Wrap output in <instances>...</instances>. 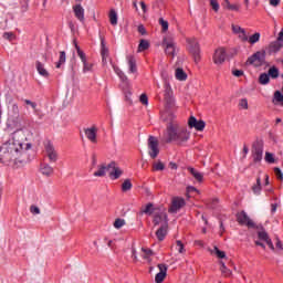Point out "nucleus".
Returning a JSON list of instances; mask_svg holds the SVG:
<instances>
[{"label": "nucleus", "mask_w": 283, "mask_h": 283, "mask_svg": "<svg viewBox=\"0 0 283 283\" xmlns=\"http://www.w3.org/2000/svg\"><path fill=\"white\" fill-rule=\"evenodd\" d=\"M11 112H12L13 116H10L8 118L7 127L9 129H14L21 123V120L19 119V105L13 104L12 107H11Z\"/></svg>", "instance_id": "6e6552de"}, {"label": "nucleus", "mask_w": 283, "mask_h": 283, "mask_svg": "<svg viewBox=\"0 0 283 283\" xmlns=\"http://www.w3.org/2000/svg\"><path fill=\"white\" fill-rule=\"evenodd\" d=\"M258 238H259V240H262L263 242H266L268 240L271 239L269 237V233L266 232V230L258 231Z\"/></svg>", "instance_id": "ea45409f"}, {"label": "nucleus", "mask_w": 283, "mask_h": 283, "mask_svg": "<svg viewBox=\"0 0 283 283\" xmlns=\"http://www.w3.org/2000/svg\"><path fill=\"white\" fill-rule=\"evenodd\" d=\"M252 191L255 195H260V191H262V179L260 177L256 178V184L252 186Z\"/></svg>", "instance_id": "473e14b6"}, {"label": "nucleus", "mask_w": 283, "mask_h": 283, "mask_svg": "<svg viewBox=\"0 0 283 283\" xmlns=\"http://www.w3.org/2000/svg\"><path fill=\"white\" fill-rule=\"evenodd\" d=\"M132 180L130 179H126L123 184H122V191L126 192V191H130L132 190Z\"/></svg>", "instance_id": "4c0bfd02"}, {"label": "nucleus", "mask_w": 283, "mask_h": 283, "mask_svg": "<svg viewBox=\"0 0 283 283\" xmlns=\"http://www.w3.org/2000/svg\"><path fill=\"white\" fill-rule=\"evenodd\" d=\"M44 149L46 151V156L50 163H56L59 160V153H56V149H54V145L52 144V142H46L44 145Z\"/></svg>", "instance_id": "f8f14e48"}, {"label": "nucleus", "mask_w": 283, "mask_h": 283, "mask_svg": "<svg viewBox=\"0 0 283 283\" xmlns=\"http://www.w3.org/2000/svg\"><path fill=\"white\" fill-rule=\"evenodd\" d=\"M276 249H279V251H283L282 241H281L280 238H277V237H276Z\"/></svg>", "instance_id": "774afa93"}, {"label": "nucleus", "mask_w": 283, "mask_h": 283, "mask_svg": "<svg viewBox=\"0 0 283 283\" xmlns=\"http://www.w3.org/2000/svg\"><path fill=\"white\" fill-rule=\"evenodd\" d=\"M265 163H269V165H273V163H275V157L273 156V153H265Z\"/></svg>", "instance_id": "c03bdc74"}, {"label": "nucleus", "mask_w": 283, "mask_h": 283, "mask_svg": "<svg viewBox=\"0 0 283 283\" xmlns=\"http://www.w3.org/2000/svg\"><path fill=\"white\" fill-rule=\"evenodd\" d=\"M187 202L185 201V198L182 197H174L171 201V206L168 209L169 213H178L182 207H185Z\"/></svg>", "instance_id": "9d476101"}, {"label": "nucleus", "mask_w": 283, "mask_h": 283, "mask_svg": "<svg viewBox=\"0 0 283 283\" xmlns=\"http://www.w3.org/2000/svg\"><path fill=\"white\" fill-rule=\"evenodd\" d=\"M200 193V190H198L196 187L193 186H188L187 189H186V196L187 198H191V193Z\"/></svg>", "instance_id": "37998d69"}, {"label": "nucleus", "mask_w": 283, "mask_h": 283, "mask_svg": "<svg viewBox=\"0 0 283 283\" xmlns=\"http://www.w3.org/2000/svg\"><path fill=\"white\" fill-rule=\"evenodd\" d=\"M159 25H161L163 32H167V30H169V22L163 18H159Z\"/></svg>", "instance_id": "49530a36"}, {"label": "nucleus", "mask_w": 283, "mask_h": 283, "mask_svg": "<svg viewBox=\"0 0 283 283\" xmlns=\"http://www.w3.org/2000/svg\"><path fill=\"white\" fill-rule=\"evenodd\" d=\"M209 1L212 10L218 12V10H220V3H218V0H209Z\"/></svg>", "instance_id": "603ef678"}, {"label": "nucleus", "mask_w": 283, "mask_h": 283, "mask_svg": "<svg viewBox=\"0 0 283 283\" xmlns=\"http://www.w3.org/2000/svg\"><path fill=\"white\" fill-rule=\"evenodd\" d=\"M270 78H277L280 76V70L275 66H272L268 71Z\"/></svg>", "instance_id": "72a5a7b5"}, {"label": "nucleus", "mask_w": 283, "mask_h": 283, "mask_svg": "<svg viewBox=\"0 0 283 283\" xmlns=\"http://www.w3.org/2000/svg\"><path fill=\"white\" fill-rule=\"evenodd\" d=\"M188 126L190 129H196L197 132H205L207 123L202 119L198 120L195 116H190L188 119Z\"/></svg>", "instance_id": "ddd939ff"}, {"label": "nucleus", "mask_w": 283, "mask_h": 283, "mask_svg": "<svg viewBox=\"0 0 283 283\" xmlns=\"http://www.w3.org/2000/svg\"><path fill=\"white\" fill-rule=\"evenodd\" d=\"M153 171H165V164L160 160L153 164Z\"/></svg>", "instance_id": "c9c22d12"}, {"label": "nucleus", "mask_w": 283, "mask_h": 283, "mask_svg": "<svg viewBox=\"0 0 283 283\" xmlns=\"http://www.w3.org/2000/svg\"><path fill=\"white\" fill-rule=\"evenodd\" d=\"M188 171L191 174V176L197 180V182H202L205 180V175L202 172L196 170L192 167H188Z\"/></svg>", "instance_id": "bb28decb"}, {"label": "nucleus", "mask_w": 283, "mask_h": 283, "mask_svg": "<svg viewBox=\"0 0 283 283\" xmlns=\"http://www.w3.org/2000/svg\"><path fill=\"white\" fill-rule=\"evenodd\" d=\"M251 154H252L253 163L255 165H258V163H262V158L264 156V142L263 140H255L252 144Z\"/></svg>", "instance_id": "0eeeda50"}, {"label": "nucleus", "mask_w": 283, "mask_h": 283, "mask_svg": "<svg viewBox=\"0 0 283 283\" xmlns=\"http://www.w3.org/2000/svg\"><path fill=\"white\" fill-rule=\"evenodd\" d=\"M237 222H239V224H241V226H245L248 229L255 227V222H253L249 218V216L247 214V212L244 210L237 213Z\"/></svg>", "instance_id": "9b49d317"}, {"label": "nucleus", "mask_w": 283, "mask_h": 283, "mask_svg": "<svg viewBox=\"0 0 283 283\" xmlns=\"http://www.w3.org/2000/svg\"><path fill=\"white\" fill-rule=\"evenodd\" d=\"M214 253L217 255V258H219L220 260H224V258H227V253L220 249H218V247H214Z\"/></svg>", "instance_id": "a18cd8bd"}, {"label": "nucleus", "mask_w": 283, "mask_h": 283, "mask_svg": "<svg viewBox=\"0 0 283 283\" xmlns=\"http://www.w3.org/2000/svg\"><path fill=\"white\" fill-rule=\"evenodd\" d=\"M283 48V43L280 42L279 40L270 43V45L268 46V54L271 55V54H275L277 52H280V50H282Z\"/></svg>", "instance_id": "5701e85b"}, {"label": "nucleus", "mask_w": 283, "mask_h": 283, "mask_svg": "<svg viewBox=\"0 0 283 283\" xmlns=\"http://www.w3.org/2000/svg\"><path fill=\"white\" fill-rule=\"evenodd\" d=\"M220 264H221L220 271H221L222 275H224V277H231V275H232L231 270H229V269L227 268V265L224 264V262L221 261Z\"/></svg>", "instance_id": "f704fd0d"}, {"label": "nucleus", "mask_w": 283, "mask_h": 283, "mask_svg": "<svg viewBox=\"0 0 283 283\" xmlns=\"http://www.w3.org/2000/svg\"><path fill=\"white\" fill-rule=\"evenodd\" d=\"M160 209V206L158 207H154L153 202H148L145 208L140 209V216L145 214V216H156V213H158V210Z\"/></svg>", "instance_id": "a211bd4d"}, {"label": "nucleus", "mask_w": 283, "mask_h": 283, "mask_svg": "<svg viewBox=\"0 0 283 283\" xmlns=\"http://www.w3.org/2000/svg\"><path fill=\"white\" fill-rule=\"evenodd\" d=\"M148 149L150 158L155 160V158H158V154H160V148H158V138L155 136H149L148 137Z\"/></svg>", "instance_id": "1a4fd4ad"}, {"label": "nucleus", "mask_w": 283, "mask_h": 283, "mask_svg": "<svg viewBox=\"0 0 283 283\" xmlns=\"http://www.w3.org/2000/svg\"><path fill=\"white\" fill-rule=\"evenodd\" d=\"M266 63V51H258L248 57L245 65H253L254 67H262Z\"/></svg>", "instance_id": "39448f33"}, {"label": "nucleus", "mask_w": 283, "mask_h": 283, "mask_svg": "<svg viewBox=\"0 0 283 283\" xmlns=\"http://www.w3.org/2000/svg\"><path fill=\"white\" fill-rule=\"evenodd\" d=\"M167 78H169L168 75H166L165 77V112L163 114L164 120H169V114H172L171 109L176 107L174 91L171 90V85H169V82H167Z\"/></svg>", "instance_id": "7ed1b4c3"}, {"label": "nucleus", "mask_w": 283, "mask_h": 283, "mask_svg": "<svg viewBox=\"0 0 283 283\" xmlns=\"http://www.w3.org/2000/svg\"><path fill=\"white\" fill-rule=\"evenodd\" d=\"M212 61L216 65H222L227 61V50L224 48H219L214 51Z\"/></svg>", "instance_id": "4468645a"}, {"label": "nucleus", "mask_w": 283, "mask_h": 283, "mask_svg": "<svg viewBox=\"0 0 283 283\" xmlns=\"http://www.w3.org/2000/svg\"><path fill=\"white\" fill-rule=\"evenodd\" d=\"M30 212L33 213V216H39V213H41V209H39L36 206H31Z\"/></svg>", "instance_id": "5fc2aeb1"}, {"label": "nucleus", "mask_w": 283, "mask_h": 283, "mask_svg": "<svg viewBox=\"0 0 283 283\" xmlns=\"http://www.w3.org/2000/svg\"><path fill=\"white\" fill-rule=\"evenodd\" d=\"M128 66L130 74H136L138 72V67L136 65V57L134 55H127Z\"/></svg>", "instance_id": "a878e982"}, {"label": "nucleus", "mask_w": 283, "mask_h": 283, "mask_svg": "<svg viewBox=\"0 0 283 283\" xmlns=\"http://www.w3.org/2000/svg\"><path fill=\"white\" fill-rule=\"evenodd\" d=\"M40 171L43 176L50 178L54 174V168L50 164H41Z\"/></svg>", "instance_id": "393cba45"}, {"label": "nucleus", "mask_w": 283, "mask_h": 283, "mask_svg": "<svg viewBox=\"0 0 283 283\" xmlns=\"http://www.w3.org/2000/svg\"><path fill=\"white\" fill-rule=\"evenodd\" d=\"M84 65V72H90V70H92V64L87 63V60L85 61V63H83Z\"/></svg>", "instance_id": "338daca9"}, {"label": "nucleus", "mask_w": 283, "mask_h": 283, "mask_svg": "<svg viewBox=\"0 0 283 283\" xmlns=\"http://www.w3.org/2000/svg\"><path fill=\"white\" fill-rule=\"evenodd\" d=\"M259 83L260 85H269V83H271V77L269 76V73H261L259 76Z\"/></svg>", "instance_id": "c85d7f7f"}, {"label": "nucleus", "mask_w": 283, "mask_h": 283, "mask_svg": "<svg viewBox=\"0 0 283 283\" xmlns=\"http://www.w3.org/2000/svg\"><path fill=\"white\" fill-rule=\"evenodd\" d=\"M109 22L113 25H118V14L116 13V10L112 9L109 11Z\"/></svg>", "instance_id": "2f4dec72"}, {"label": "nucleus", "mask_w": 283, "mask_h": 283, "mask_svg": "<svg viewBox=\"0 0 283 283\" xmlns=\"http://www.w3.org/2000/svg\"><path fill=\"white\" fill-rule=\"evenodd\" d=\"M108 169H112V171L109 172V178L112 180H118V178L123 176V169L116 166V161H111L108 164Z\"/></svg>", "instance_id": "f3484780"}, {"label": "nucleus", "mask_w": 283, "mask_h": 283, "mask_svg": "<svg viewBox=\"0 0 283 283\" xmlns=\"http://www.w3.org/2000/svg\"><path fill=\"white\" fill-rule=\"evenodd\" d=\"M232 32L234 34H244V29L240 25L232 24Z\"/></svg>", "instance_id": "de8ad7c7"}, {"label": "nucleus", "mask_w": 283, "mask_h": 283, "mask_svg": "<svg viewBox=\"0 0 283 283\" xmlns=\"http://www.w3.org/2000/svg\"><path fill=\"white\" fill-rule=\"evenodd\" d=\"M77 55L80 56L82 63H85L87 61V55H85V52L80 51V53H77Z\"/></svg>", "instance_id": "e2e57ef3"}, {"label": "nucleus", "mask_w": 283, "mask_h": 283, "mask_svg": "<svg viewBox=\"0 0 283 283\" xmlns=\"http://www.w3.org/2000/svg\"><path fill=\"white\" fill-rule=\"evenodd\" d=\"M84 134L87 140H90V143H93V145H96V143H98V128L96 126L84 128Z\"/></svg>", "instance_id": "2eb2a0df"}, {"label": "nucleus", "mask_w": 283, "mask_h": 283, "mask_svg": "<svg viewBox=\"0 0 283 283\" xmlns=\"http://www.w3.org/2000/svg\"><path fill=\"white\" fill-rule=\"evenodd\" d=\"M274 172H275V176L277 177L279 180H283V174H282V170L279 167L274 168Z\"/></svg>", "instance_id": "4d7b16f0"}, {"label": "nucleus", "mask_w": 283, "mask_h": 283, "mask_svg": "<svg viewBox=\"0 0 283 283\" xmlns=\"http://www.w3.org/2000/svg\"><path fill=\"white\" fill-rule=\"evenodd\" d=\"M142 252L150 258V255H154V250L142 248Z\"/></svg>", "instance_id": "bf43d9fd"}, {"label": "nucleus", "mask_w": 283, "mask_h": 283, "mask_svg": "<svg viewBox=\"0 0 283 283\" xmlns=\"http://www.w3.org/2000/svg\"><path fill=\"white\" fill-rule=\"evenodd\" d=\"M35 70L43 78H50V72L48 69H45V64L41 63V61L35 62Z\"/></svg>", "instance_id": "aec40b11"}, {"label": "nucleus", "mask_w": 283, "mask_h": 283, "mask_svg": "<svg viewBox=\"0 0 283 283\" xmlns=\"http://www.w3.org/2000/svg\"><path fill=\"white\" fill-rule=\"evenodd\" d=\"M137 32H139V34H142V36L147 35V29H145V25H143V24L138 25Z\"/></svg>", "instance_id": "864d4df0"}, {"label": "nucleus", "mask_w": 283, "mask_h": 283, "mask_svg": "<svg viewBox=\"0 0 283 283\" xmlns=\"http://www.w3.org/2000/svg\"><path fill=\"white\" fill-rule=\"evenodd\" d=\"M148 48H150L148 40L142 39L139 41L137 52H145Z\"/></svg>", "instance_id": "c756f323"}, {"label": "nucleus", "mask_w": 283, "mask_h": 283, "mask_svg": "<svg viewBox=\"0 0 283 283\" xmlns=\"http://www.w3.org/2000/svg\"><path fill=\"white\" fill-rule=\"evenodd\" d=\"M177 247H179V250H178L179 253H185L186 250H185V244H182V241L178 240Z\"/></svg>", "instance_id": "680f3d73"}, {"label": "nucleus", "mask_w": 283, "mask_h": 283, "mask_svg": "<svg viewBox=\"0 0 283 283\" xmlns=\"http://www.w3.org/2000/svg\"><path fill=\"white\" fill-rule=\"evenodd\" d=\"M169 119H167L166 134L167 138L165 143H176V145H185L189 140L191 133L187 130L186 127H181L180 124L176 122V115L169 113Z\"/></svg>", "instance_id": "f03ea898"}, {"label": "nucleus", "mask_w": 283, "mask_h": 283, "mask_svg": "<svg viewBox=\"0 0 283 283\" xmlns=\"http://www.w3.org/2000/svg\"><path fill=\"white\" fill-rule=\"evenodd\" d=\"M248 41L251 45H255L260 41V32H255L250 38H248Z\"/></svg>", "instance_id": "e433bc0d"}, {"label": "nucleus", "mask_w": 283, "mask_h": 283, "mask_svg": "<svg viewBox=\"0 0 283 283\" xmlns=\"http://www.w3.org/2000/svg\"><path fill=\"white\" fill-rule=\"evenodd\" d=\"M65 61H66L65 51H61V52H60L59 62L56 63V67H57V69H61V65L65 64Z\"/></svg>", "instance_id": "a19ab883"}, {"label": "nucleus", "mask_w": 283, "mask_h": 283, "mask_svg": "<svg viewBox=\"0 0 283 283\" xmlns=\"http://www.w3.org/2000/svg\"><path fill=\"white\" fill-rule=\"evenodd\" d=\"M274 98L276 103H281V105L283 106V94L280 91H276L274 93Z\"/></svg>", "instance_id": "09e8293b"}, {"label": "nucleus", "mask_w": 283, "mask_h": 283, "mask_svg": "<svg viewBox=\"0 0 283 283\" xmlns=\"http://www.w3.org/2000/svg\"><path fill=\"white\" fill-rule=\"evenodd\" d=\"M139 101L142 103V105H149V97H147V94H142L140 97H139Z\"/></svg>", "instance_id": "3c124183"}, {"label": "nucleus", "mask_w": 283, "mask_h": 283, "mask_svg": "<svg viewBox=\"0 0 283 283\" xmlns=\"http://www.w3.org/2000/svg\"><path fill=\"white\" fill-rule=\"evenodd\" d=\"M97 169L98 170L95 171L93 176H95V178H103L106 176L107 171H109V165L102 164L97 166Z\"/></svg>", "instance_id": "b1692460"}, {"label": "nucleus", "mask_w": 283, "mask_h": 283, "mask_svg": "<svg viewBox=\"0 0 283 283\" xmlns=\"http://www.w3.org/2000/svg\"><path fill=\"white\" fill-rule=\"evenodd\" d=\"M175 76L177 81H186L187 80V73L181 67L176 69Z\"/></svg>", "instance_id": "cd10ccee"}, {"label": "nucleus", "mask_w": 283, "mask_h": 283, "mask_svg": "<svg viewBox=\"0 0 283 283\" xmlns=\"http://www.w3.org/2000/svg\"><path fill=\"white\" fill-rule=\"evenodd\" d=\"M228 10H231L232 12H239L240 11V4H230Z\"/></svg>", "instance_id": "052dcab7"}, {"label": "nucleus", "mask_w": 283, "mask_h": 283, "mask_svg": "<svg viewBox=\"0 0 283 283\" xmlns=\"http://www.w3.org/2000/svg\"><path fill=\"white\" fill-rule=\"evenodd\" d=\"M101 48L102 56H109V49L105 44V38H101Z\"/></svg>", "instance_id": "7c9ffc66"}, {"label": "nucleus", "mask_w": 283, "mask_h": 283, "mask_svg": "<svg viewBox=\"0 0 283 283\" xmlns=\"http://www.w3.org/2000/svg\"><path fill=\"white\" fill-rule=\"evenodd\" d=\"M239 39H241V41H243V42L249 41V35H247L245 30H244V33H240Z\"/></svg>", "instance_id": "0e129e2a"}, {"label": "nucleus", "mask_w": 283, "mask_h": 283, "mask_svg": "<svg viewBox=\"0 0 283 283\" xmlns=\"http://www.w3.org/2000/svg\"><path fill=\"white\" fill-rule=\"evenodd\" d=\"M154 227H169V217L167 208L160 206V209L153 216Z\"/></svg>", "instance_id": "20e7f679"}, {"label": "nucleus", "mask_w": 283, "mask_h": 283, "mask_svg": "<svg viewBox=\"0 0 283 283\" xmlns=\"http://www.w3.org/2000/svg\"><path fill=\"white\" fill-rule=\"evenodd\" d=\"M73 12H74V15L76 17V19H78V21H81V23H83V21H85V9H83V6L75 4L73 7Z\"/></svg>", "instance_id": "412c9836"}, {"label": "nucleus", "mask_w": 283, "mask_h": 283, "mask_svg": "<svg viewBox=\"0 0 283 283\" xmlns=\"http://www.w3.org/2000/svg\"><path fill=\"white\" fill-rule=\"evenodd\" d=\"M113 70L117 74V76H119V78L122 81H127V77H126L125 73L122 72L120 67L113 65Z\"/></svg>", "instance_id": "58836bf2"}, {"label": "nucleus", "mask_w": 283, "mask_h": 283, "mask_svg": "<svg viewBox=\"0 0 283 283\" xmlns=\"http://www.w3.org/2000/svg\"><path fill=\"white\" fill-rule=\"evenodd\" d=\"M113 227H114L115 229H123V227H125V219L117 218V219L114 221Z\"/></svg>", "instance_id": "79ce46f5"}, {"label": "nucleus", "mask_w": 283, "mask_h": 283, "mask_svg": "<svg viewBox=\"0 0 283 283\" xmlns=\"http://www.w3.org/2000/svg\"><path fill=\"white\" fill-rule=\"evenodd\" d=\"M168 232H169V226H160L157 229L155 235L159 242H163V240H165V238H167Z\"/></svg>", "instance_id": "4be33fe9"}, {"label": "nucleus", "mask_w": 283, "mask_h": 283, "mask_svg": "<svg viewBox=\"0 0 283 283\" xmlns=\"http://www.w3.org/2000/svg\"><path fill=\"white\" fill-rule=\"evenodd\" d=\"M232 75L235 76L237 78H240V76H244V71L242 70H233Z\"/></svg>", "instance_id": "6e6d98bb"}, {"label": "nucleus", "mask_w": 283, "mask_h": 283, "mask_svg": "<svg viewBox=\"0 0 283 283\" xmlns=\"http://www.w3.org/2000/svg\"><path fill=\"white\" fill-rule=\"evenodd\" d=\"M187 43H188V52L189 54H191L195 63H198L199 61H201L202 57L200 55V43L198 42V40H196V38H188Z\"/></svg>", "instance_id": "423d86ee"}, {"label": "nucleus", "mask_w": 283, "mask_h": 283, "mask_svg": "<svg viewBox=\"0 0 283 283\" xmlns=\"http://www.w3.org/2000/svg\"><path fill=\"white\" fill-rule=\"evenodd\" d=\"M164 45H166L165 52L168 56H176V43H174V40L164 39Z\"/></svg>", "instance_id": "6ab92c4d"}, {"label": "nucleus", "mask_w": 283, "mask_h": 283, "mask_svg": "<svg viewBox=\"0 0 283 283\" xmlns=\"http://www.w3.org/2000/svg\"><path fill=\"white\" fill-rule=\"evenodd\" d=\"M157 269H159V272L155 275V282L156 283H161L165 282V277H167V271L169 266L165 263H159L157 265Z\"/></svg>", "instance_id": "dca6fc26"}, {"label": "nucleus", "mask_w": 283, "mask_h": 283, "mask_svg": "<svg viewBox=\"0 0 283 283\" xmlns=\"http://www.w3.org/2000/svg\"><path fill=\"white\" fill-rule=\"evenodd\" d=\"M25 132L18 129L12 133V138L6 142L0 148V160L2 163H12L17 156H23L20 163L28 160V149H32V144L27 143Z\"/></svg>", "instance_id": "f257e3e1"}, {"label": "nucleus", "mask_w": 283, "mask_h": 283, "mask_svg": "<svg viewBox=\"0 0 283 283\" xmlns=\"http://www.w3.org/2000/svg\"><path fill=\"white\" fill-rule=\"evenodd\" d=\"M24 103H25V105H29V107H31L35 112V114H36V112H39V109H36V102H32L30 99H24Z\"/></svg>", "instance_id": "8fccbe9b"}, {"label": "nucleus", "mask_w": 283, "mask_h": 283, "mask_svg": "<svg viewBox=\"0 0 283 283\" xmlns=\"http://www.w3.org/2000/svg\"><path fill=\"white\" fill-rule=\"evenodd\" d=\"M3 39H6L7 41H12V39H14V33H12V32H4L3 33Z\"/></svg>", "instance_id": "13d9d810"}, {"label": "nucleus", "mask_w": 283, "mask_h": 283, "mask_svg": "<svg viewBox=\"0 0 283 283\" xmlns=\"http://www.w3.org/2000/svg\"><path fill=\"white\" fill-rule=\"evenodd\" d=\"M132 258L134 262H138V254L136 253V248L132 249Z\"/></svg>", "instance_id": "69168bd1"}]
</instances>
